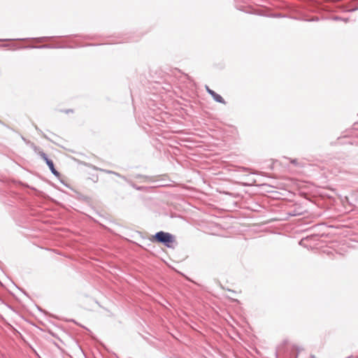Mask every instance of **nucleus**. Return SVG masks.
Returning <instances> with one entry per match:
<instances>
[{
  "label": "nucleus",
  "mask_w": 358,
  "mask_h": 358,
  "mask_svg": "<svg viewBox=\"0 0 358 358\" xmlns=\"http://www.w3.org/2000/svg\"><path fill=\"white\" fill-rule=\"evenodd\" d=\"M184 276H185V278H186V279H189L188 277H187V275H184Z\"/></svg>",
  "instance_id": "obj_13"
},
{
  "label": "nucleus",
  "mask_w": 358,
  "mask_h": 358,
  "mask_svg": "<svg viewBox=\"0 0 358 358\" xmlns=\"http://www.w3.org/2000/svg\"><path fill=\"white\" fill-rule=\"evenodd\" d=\"M206 89L207 92L212 96V97L216 102L225 103L224 99L220 94H217L213 90L210 89L208 86H206Z\"/></svg>",
  "instance_id": "obj_3"
},
{
  "label": "nucleus",
  "mask_w": 358,
  "mask_h": 358,
  "mask_svg": "<svg viewBox=\"0 0 358 358\" xmlns=\"http://www.w3.org/2000/svg\"><path fill=\"white\" fill-rule=\"evenodd\" d=\"M2 41H8V39H3Z\"/></svg>",
  "instance_id": "obj_11"
},
{
  "label": "nucleus",
  "mask_w": 358,
  "mask_h": 358,
  "mask_svg": "<svg viewBox=\"0 0 358 358\" xmlns=\"http://www.w3.org/2000/svg\"><path fill=\"white\" fill-rule=\"evenodd\" d=\"M334 20H343V21H344L345 22H348V20L347 18H341V17H338V16L334 17Z\"/></svg>",
  "instance_id": "obj_5"
},
{
  "label": "nucleus",
  "mask_w": 358,
  "mask_h": 358,
  "mask_svg": "<svg viewBox=\"0 0 358 358\" xmlns=\"http://www.w3.org/2000/svg\"><path fill=\"white\" fill-rule=\"evenodd\" d=\"M227 292H233L231 289H228Z\"/></svg>",
  "instance_id": "obj_10"
},
{
  "label": "nucleus",
  "mask_w": 358,
  "mask_h": 358,
  "mask_svg": "<svg viewBox=\"0 0 358 358\" xmlns=\"http://www.w3.org/2000/svg\"><path fill=\"white\" fill-rule=\"evenodd\" d=\"M45 47H47V45H41V46H38V48H45Z\"/></svg>",
  "instance_id": "obj_9"
},
{
  "label": "nucleus",
  "mask_w": 358,
  "mask_h": 358,
  "mask_svg": "<svg viewBox=\"0 0 358 358\" xmlns=\"http://www.w3.org/2000/svg\"><path fill=\"white\" fill-rule=\"evenodd\" d=\"M291 162H292V164H296V159H293V160H292V161H291Z\"/></svg>",
  "instance_id": "obj_7"
},
{
  "label": "nucleus",
  "mask_w": 358,
  "mask_h": 358,
  "mask_svg": "<svg viewBox=\"0 0 358 358\" xmlns=\"http://www.w3.org/2000/svg\"><path fill=\"white\" fill-rule=\"evenodd\" d=\"M108 173H113V174H115V175H116V176H120L118 173H115V172H113V171H108Z\"/></svg>",
  "instance_id": "obj_6"
},
{
  "label": "nucleus",
  "mask_w": 358,
  "mask_h": 358,
  "mask_svg": "<svg viewBox=\"0 0 358 358\" xmlns=\"http://www.w3.org/2000/svg\"><path fill=\"white\" fill-rule=\"evenodd\" d=\"M153 240L164 244L166 247L169 248H173L176 243V238L173 234L163 231L156 233L153 236Z\"/></svg>",
  "instance_id": "obj_1"
},
{
  "label": "nucleus",
  "mask_w": 358,
  "mask_h": 358,
  "mask_svg": "<svg viewBox=\"0 0 358 358\" xmlns=\"http://www.w3.org/2000/svg\"><path fill=\"white\" fill-rule=\"evenodd\" d=\"M325 252H327V254L329 256H333L334 257H336V256H338L339 254L338 252H334V250H328L327 251H325Z\"/></svg>",
  "instance_id": "obj_4"
},
{
  "label": "nucleus",
  "mask_w": 358,
  "mask_h": 358,
  "mask_svg": "<svg viewBox=\"0 0 358 358\" xmlns=\"http://www.w3.org/2000/svg\"><path fill=\"white\" fill-rule=\"evenodd\" d=\"M312 358H314V357H312Z\"/></svg>",
  "instance_id": "obj_14"
},
{
  "label": "nucleus",
  "mask_w": 358,
  "mask_h": 358,
  "mask_svg": "<svg viewBox=\"0 0 358 358\" xmlns=\"http://www.w3.org/2000/svg\"><path fill=\"white\" fill-rule=\"evenodd\" d=\"M45 38H45V37H42V38H41L39 39V41H42L43 40L45 39Z\"/></svg>",
  "instance_id": "obj_8"
},
{
  "label": "nucleus",
  "mask_w": 358,
  "mask_h": 358,
  "mask_svg": "<svg viewBox=\"0 0 358 358\" xmlns=\"http://www.w3.org/2000/svg\"><path fill=\"white\" fill-rule=\"evenodd\" d=\"M184 276H185V278H186V279H189L188 277H187V275H184Z\"/></svg>",
  "instance_id": "obj_12"
},
{
  "label": "nucleus",
  "mask_w": 358,
  "mask_h": 358,
  "mask_svg": "<svg viewBox=\"0 0 358 358\" xmlns=\"http://www.w3.org/2000/svg\"><path fill=\"white\" fill-rule=\"evenodd\" d=\"M41 157L45 162L46 164L48 166V167L50 168L51 172L55 175V176H58L59 175V173L58 171L55 169V166H54V163L50 159L47 155L43 152H41L39 153Z\"/></svg>",
  "instance_id": "obj_2"
}]
</instances>
